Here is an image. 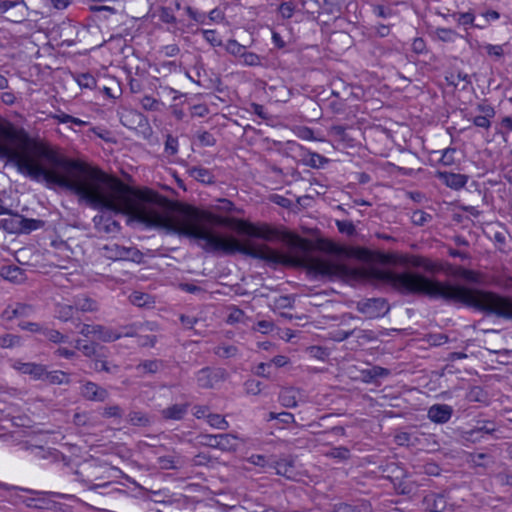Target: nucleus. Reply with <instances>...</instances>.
<instances>
[{
    "label": "nucleus",
    "mask_w": 512,
    "mask_h": 512,
    "mask_svg": "<svg viewBox=\"0 0 512 512\" xmlns=\"http://www.w3.org/2000/svg\"><path fill=\"white\" fill-rule=\"evenodd\" d=\"M80 200L94 209L126 215L128 223L136 221L167 234L185 236L209 253L238 252L271 264L304 265L309 272L323 278H370L389 284L403 295H424L430 299L465 305V286L442 282L414 270L371 268L360 271L329 258L308 257L307 247L299 238L289 241L287 253L252 239L240 242L233 236H225L213 230L212 224L227 225V219L191 206L173 207L158 193L133 189L109 177L97 167L91 166ZM241 232L249 238L265 241H271L277 236V232L268 225L249 224Z\"/></svg>",
    "instance_id": "1"
},
{
    "label": "nucleus",
    "mask_w": 512,
    "mask_h": 512,
    "mask_svg": "<svg viewBox=\"0 0 512 512\" xmlns=\"http://www.w3.org/2000/svg\"><path fill=\"white\" fill-rule=\"evenodd\" d=\"M4 158L32 180L57 185L79 198L91 169L85 162L60 156L49 146L33 140L24 129L0 119V159Z\"/></svg>",
    "instance_id": "2"
},
{
    "label": "nucleus",
    "mask_w": 512,
    "mask_h": 512,
    "mask_svg": "<svg viewBox=\"0 0 512 512\" xmlns=\"http://www.w3.org/2000/svg\"><path fill=\"white\" fill-rule=\"evenodd\" d=\"M104 466L96 460H86L77 465L73 471L75 480L87 487L89 491L97 492L101 495L105 493L103 489L109 488L113 483L105 481L102 471Z\"/></svg>",
    "instance_id": "3"
},
{
    "label": "nucleus",
    "mask_w": 512,
    "mask_h": 512,
    "mask_svg": "<svg viewBox=\"0 0 512 512\" xmlns=\"http://www.w3.org/2000/svg\"><path fill=\"white\" fill-rule=\"evenodd\" d=\"M357 310L370 319L385 316L390 306L384 298H370L359 301L357 303Z\"/></svg>",
    "instance_id": "4"
},
{
    "label": "nucleus",
    "mask_w": 512,
    "mask_h": 512,
    "mask_svg": "<svg viewBox=\"0 0 512 512\" xmlns=\"http://www.w3.org/2000/svg\"><path fill=\"white\" fill-rule=\"evenodd\" d=\"M227 372L222 368H203L197 373V383L204 389L214 388L218 383L224 381Z\"/></svg>",
    "instance_id": "5"
},
{
    "label": "nucleus",
    "mask_w": 512,
    "mask_h": 512,
    "mask_svg": "<svg viewBox=\"0 0 512 512\" xmlns=\"http://www.w3.org/2000/svg\"><path fill=\"white\" fill-rule=\"evenodd\" d=\"M81 395L89 401L103 402L108 398L109 393L94 382H86L81 387Z\"/></svg>",
    "instance_id": "6"
},
{
    "label": "nucleus",
    "mask_w": 512,
    "mask_h": 512,
    "mask_svg": "<svg viewBox=\"0 0 512 512\" xmlns=\"http://www.w3.org/2000/svg\"><path fill=\"white\" fill-rule=\"evenodd\" d=\"M453 414V408L446 404H434L428 410V418L438 424L447 423Z\"/></svg>",
    "instance_id": "7"
},
{
    "label": "nucleus",
    "mask_w": 512,
    "mask_h": 512,
    "mask_svg": "<svg viewBox=\"0 0 512 512\" xmlns=\"http://www.w3.org/2000/svg\"><path fill=\"white\" fill-rule=\"evenodd\" d=\"M436 177L440 181H442L447 187L454 190H459L463 188L468 181L467 175L456 174L446 171H437Z\"/></svg>",
    "instance_id": "8"
},
{
    "label": "nucleus",
    "mask_w": 512,
    "mask_h": 512,
    "mask_svg": "<svg viewBox=\"0 0 512 512\" xmlns=\"http://www.w3.org/2000/svg\"><path fill=\"white\" fill-rule=\"evenodd\" d=\"M104 249L108 252L107 257L113 260H134V257L139 254L135 248H126L117 244L107 245Z\"/></svg>",
    "instance_id": "9"
},
{
    "label": "nucleus",
    "mask_w": 512,
    "mask_h": 512,
    "mask_svg": "<svg viewBox=\"0 0 512 512\" xmlns=\"http://www.w3.org/2000/svg\"><path fill=\"white\" fill-rule=\"evenodd\" d=\"M423 502L430 512H444L447 507V501L443 494L428 493Z\"/></svg>",
    "instance_id": "10"
},
{
    "label": "nucleus",
    "mask_w": 512,
    "mask_h": 512,
    "mask_svg": "<svg viewBox=\"0 0 512 512\" xmlns=\"http://www.w3.org/2000/svg\"><path fill=\"white\" fill-rule=\"evenodd\" d=\"M189 404H174L161 410V416L165 420H182L188 412Z\"/></svg>",
    "instance_id": "11"
},
{
    "label": "nucleus",
    "mask_w": 512,
    "mask_h": 512,
    "mask_svg": "<svg viewBox=\"0 0 512 512\" xmlns=\"http://www.w3.org/2000/svg\"><path fill=\"white\" fill-rule=\"evenodd\" d=\"M94 335L99 341L102 342H113L122 337V334L117 332L116 330L103 326V325H93Z\"/></svg>",
    "instance_id": "12"
},
{
    "label": "nucleus",
    "mask_w": 512,
    "mask_h": 512,
    "mask_svg": "<svg viewBox=\"0 0 512 512\" xmlns=\"http://www.w3.org/2000/svg\"><path fill=\"white\" fill-rule=\"evenodd\" d=\"M300 391L293 387L283 388L279 393V402L286 408H295L298 405Z\"/></svg>",
    "instance_id": "13"
},
{
    "label": "nucleus",
    "mask_w": 512,
    "mask_h": 512,
    "mask_svg": "<svg viewBox=\"0 0 512 512\" xmlns=\"http://www.w3.org/2000/svg\"><path fill=\"white\" fill-rule=\"evenodd\" d=\"M10 218H5L0 221V228H3L8 233L19 234L21 233L22 227L21 223L23 221V216L20 214H13L11 212Z\"/></svg>",
    "instance_id": "14"
},
{
    "label": "nucleus",
    "mask_w": 512,
    "mask_h": 512,
    "mask_svg": "<svg viewBox=\"0 0 512 512\" xmlns=\"http://www.w3.org/2000/svg\"><path fill=\"white\" fill-rule=\"evenodd\" d=\"M390 370L380 366H373L361 371L362 380L366 383L376 382L378 378H385L390 375Z\"/></svg>",
    "instance_id": "15"
},
{
    "label": "nucleus",
    "mask_w": 512,
    "mask_h": 512,
    "mask_svg": "<svg viewBox=\"0 0 512 512\" xmlns=\"http://www.w3.org/2000/svg\"><path fill=\"white\" fill-rule=\"evenodd\" d=\"M188 173L195 180L204 183V184H213L215 183V176L213 173L204 167L193 166L188 168Z\"/></svg>",
    "instance_id": "16"
},
{
    "label": "nucleus",
    "mask_w": 512,
    "mask_h": 512,
    "mask_svg": "<svg viewBox=\"0 0 512 512\" xmlns=\"http://www.w3.org/2000/svg\"><path fill=\"white\" fill-rule=\"evenodd\" d=\"M272 467L275 468L278 475H282L286 478H292L294 476V461L292 459L273 460Z\"/></svg>",
    "instance_id": "17"
},
{
    "label": "nucleus",
    "mask_w": 512,
    "mask_h": 512,
    "mask_svg": "<svg viewBox=\"0 0 512 512\" xmlns=\"http://www.w3.org/2000/svg\"><path fill=\"white\" fill-rule=\"evenodd\" d=\"M238 438L233 434H218L217 449L223 452H233L238 448Z\"/></svg>",
    "instance_id": "18"
},
{
    "label": "nucleus",
    "mask_w": 512,
    "mask_h": 512,
    "mask_svg": "<svg viewBox=\"0 0 512 512\" xmlns=\"http://www.w3.org/2000/svg\"><path fill=\"white\" fill-rule=\"evenodd\" d=\"M96 226L105 233H117L120 231V223L116 220L105 218L104 216H95L93 219Z\"/></svg>",
    "instance_id": "19"
},
{
    "label": "nucleus",
    "mask_w": 512,
    "mask_h": 512,
    "mask_svg": "<svg viewBox=\"0 0 512 512\" xmlns=\"http://www.w3.org/2000/svg\"><path fill=\"white\" fill-rule=\"evenodd\" d=\"M127 421L132 426L148 427L151 425V418L147 413L142 411L132 410L127 415Z\"/></svg>",
    "instance_id": "20"
},
{
    "label": "nucleus",
    "mask_w": 512,
    "mask_h": 512,
    "mask_svg": "<svg viewBox=\"0 0 512 512\" xmlns=\"http://www.w3.org/2000/svg\"><path fill=\"white\" fill-rule=\"evenodd\" d=\"M56 317L64 322H67L69 320L73 321L74 323L77 321L75 320L74 315L76 313L74 304H62L58 303L56 305L55 309Z\"/></svg>",
    "instance_id": "21"
},
{
    "label": "nucleus",
    "mask_w": 512,
    "mask_h": 512,
    "mask_svg": "<svg viewBox=\"0 0 512 512\" xmlns=\"http://www.w3.org/2000/svg\"><path fill=\"white\" fill-rule=\"evenodd\" d=\"M1 275L6 280L14 283H21L25 279L22 269L15 265L4 266Z\"/></svg>",
    "instance_id": "22"
},
{
    "label": "nucleus",
    "mask_w": 512,
    "mask_h": 512,
    "mask_svg": "<svg viewBox=\"0 0 512 512\" xmlns=\"http://www.w3.org/2000/svg\"><path fill=\"white\" fill-rule=\"evenodd\" d=\"M73 304L76 312H94L98 310L97 302L90 297H76Z\"/></svg>",
    "instance_id": "23"
},
{
    "label": "nucleus",
    "mask_w": 512,
    "mask_h": 512,
    "mask_svg": "<svg viewBox=\"0 0 512 512\" xmlns=\"http://www.w3.org/2000/svg\"><path fill=\"white\" fill-rule=\"evenodd\" d=\"M19 370L24 374L32 375L35 379H42L46 374L45 367L36 363H22Z\"/></svg>",
    "instance_id": "24"
},
{
    "label": "nucleus",
    "mask_w": 512,
    "mask_h": 512,
    "mask_svg": "<svg viewBox=\"0 0 512 512\" xmlns=\"http://www.w3.org/2000/svg\"><path fill=\"white\" fill-rule=\"evenodd\" d=\"M163 368L161 360H145L136 366V370L143 374H155Z\"/></svg>",
    "instance_id": "25"
},
{
    "label": "nucleus",
    "mask_w": 512,
    "mask_h": 512,
    "mask_svg": "<svg viewBox=\"0 0 512 512\" xmlns=\"http://www.w3.org/2000/svg\"><path fill=\"white\" fill-rule=\"evenodd\" d=\"M75 348L83 353L84 356L92 358L97 354L98 344L87 342L81 339L75 341Z\"/></svg>",
    "instance_id": "26"
},
{
    "label": "nucleus",
    "mask_w": 512,
    "mask_h": 512,
    "mask_svg": "<svg viewBox=\"0 0 512 512\" xmlns=\"http://www.w3.org/2000/svg\"><path fill=\"white\" fill-rule=\"evenodd\" d=\"M94 369L98 372L104 371L109 374H116L119 372L118 365L100 359H96L94 361Z\"/></svg>",
    "instance_id": "27"
},
{
    "label": "nucleus",
    "mask_w": 512,
    "mask_h": 512,
    "mask_svg": "<svg viewBox=\"0 0 512 512\" xmlns=\"http://www.w3.org/2000/svg\"><path fill=\"white\" fill-rule=\"evenodd\" d=\"M44 378L51 384H68L69 377L62 371L47 372L44 374Z\"/></svg>",
    "instance_id": "28"
},
{
    "label": "nucleus",
    "mask_w": 512,
    "mask_h": 512,
    "mask_svg": "<svg viewBox=\"0 0 512 512\" xmlns=\"http://www.w3.org/2000/svg\"><path fill=\"white\" fill-rule=\"evenodd\" d=\"M21 226H23L21 233H30L34 230L42 228L44 226V221L39 219H29L23 216Z\"/></svg>",
    "instance_id": "29"
},
{
    "label": "nucleus",
    "mask_w": 512,
    "mask_h": 512,
    "mask_svg": "<svg viewBox=\"0 0 512 512\" xmlns=\"http://www.w3.org/2000/svg\"><path fill=\"white\" fill-rule=\"evenodd\" d=\"M75 79L81 88L93 89L97 84L96 79L89 73L78 74Z\"/></svg>",
    "instance_id": "30"
},
{
    "label": "nucleus",
    "mask_w": 512,
    "mask_h": 512,
    "mask_svg": "<svg viewBox=\"0 0 512 512\" xmlns=\"http://www.w3.org/2000/svg\"><path fill=\"white\" fill-rule=\"evenodd\" d=\"M214 353L221 358L235 357L238 354V348L234 345H220L215 347Z\"/></svg>",
    "instance_id": "31"
},
{
    "label": "nucleus",
    "mask_w": 512,
    "mask_h": 512,
    "mask_svg": "<svg viewBox=\"0 0 512 512\" xmlns=\"http://www.w3.org/2000/svg\"><path fill=\"white\" fill-rule=\"evenodd\" d=\"M328 161L329 159L325 158L324 156L315 152H311L309 153V158L304 160V164L312 168H320L324 164L328 163Z\"/></svg>",
    "instance_id": "32"
},
{
    "label": "nucleus",
    "mask_w": 512,
    "mask_h": 512,
    "mask_svg": "<svg viewBox=\"0 0 512 512\" xmlns=\"http://www.w3.org/2000/svg\"><path fill=\"white\" fill-rule=\"evenodd\" d=\"M207 422L210 426L221 430H226L229 427V424L225 418L219 414L210 413L207 415Z\"/></svg>",
    "instance_id": "33"
},
{
    "label": "nucleus",
    "mask_w": 512,
    "mask_h": 512,
    "mask_svg": "<svg viewBox=\"0 0 512 512\" xmlns=\"http://www.w3.org/2000/svg\"><path fill=\"white\" fill-rule=\"evenodd\" d=\"M432 220V215L422 210H416L411 215V221L417 226H424Z\"/></svg>",
    "instance_id": "34"
},
{
    "label": "nucleus",
    "mask_w": 512,
    "mask_h": 512,
    "mask_svg": "<svg viewBox=\"0 0 512 512\" xmlns=\"http://www.w3.org/2000/svg\"><path fill=\"white\" fill-rule=\"evenodd\" d=\"M435 34L443 42H453L457 37V33L450 28H437Z\"/></svg>",
    "instance_id": "35"
},
{
    "label": "nucleus",
    "mask_w": 512,
    "mask_h": 512,
    "mask_svg": "<svg viewBox=\"0 0 512 512\" xmlns=\"http://www.w3.org/2000/svg\"><path fill=\"white\" fill-rule=\"evenodd\" d=\"M42 334L53 343L65 342L67 337L60 333L58 330L43 328Z\"/></svg>",
    "instance_id": "36"
},
{
    "label": "nucleus",
    "mask_w": 512,
    "mask_h": 512,
    "mask_svg": "<svg viewBox=\"0 0 512 512\" xmlns=\"http://www.w3.org/2000/svg\"><path fill=\"white\" fill-rule=\"evenodd\" d=\"M296 9V5L293 1L282 2L279 5L278 11L283 19H290Z\"/></svg>",
    "instance_id": "37"
},
{
    "label": "nucleus",
    "mask_w": 512,
    "mask_h": 512,
    "mask_svg": "<svg viewBox=\"0 0 512 512\" xmlns=\"http://www.w3.org/2000/svg\"><path fill=\"white\" fill-rule=\"evenodd\" d=\"M177 458L174 455H166V456H160L157 458V463L162 469H175L176 468V462Z\"/></svg>",
    "instance_id": "38"
},
{
    "label": "nucleus",
    "mask_w": 512,
    "mask_h": 512,
    "mask_svg": "<svg viewBox=\"0 0 512 512\" xmlns=\"http://www.w3.org/2000/svg\"><path fill=\"white\" fill-rule=\"evenodd\" d=\"M245 391L249 395H258L262 391V383L256 379H248L244 383Z\"/></svg>",
    "instance_id": "39"
},
{
    "label": "nucleus",
    "mask_w": 512,
    "mask_h": 512,
    "mask_svg": "<svg viewBox=\"0 0 512 512\" xmlns=\"http://www.w3.org/2000/svg\"><path fill=\"white\" fill-rule=\"evenodd\" d=\"M241 58L243 59V63L247 66H260L262 64V58L253 52L244 51Z\"/></svg>",
    "instance_id": "40"
},
{
    "label": "nucleus",
    "mask_w": 512,
    "mask_h": 512,
    "mask_svg": "<svg viewBox=\"0 0 512 512\" xmlns=\"http://www.w3.org/2000/svg\"><path fill=\"white\" fill-rule=\"evenodd\" d=\"M225 48L228 53L239 57H241L245 51V47L233 39L228 40Z\"/></svg>",
    "instance_id": "41"
},
{
    "label": "nucleus",
    "mask_w": 512,
    "mask_h": 512,
    "mask_svg": "<svg viewBox=\"0 0 512 512\" xmlns=\"http://www.w3.org/2000/svg\"><path fill=\"white\" fill-rule=\"evenodd\" d=\"M32 312V307L26 304L18 303L14 309H12L11 314L8 315V318L11 319L13 317H23L28 316Z\"/></svg>",
    "instance_id": "42"
},
{
    "label": "nucleus",
    "mask_w": 512,
    "mask_h": 512,
    "mask_svg": "<svg viewBox=\"0 0 512 512\" xmlns=\"http://www.w3.org/2000/svg\"><path fill=\"white\" fill-rule=\"evenodd\" d=\"M485 397V393L479 386H474L467 393L466 398L469 402H481Z\"/></svg>",
    "instance_id": "43"
},
{
    "label": "nucleus",
    "mask_w": 512,
    "mask_h": 512,
    "mask_svg": "<svg viewBox=\"0 0 512 512\" xmlns=\"http://www.w3.org/2000/svg\"><path fill=\"white\" fill-rule=\"evenodd\" d=\"M452 16L454 20L460 25H473L475 19L474 14L471 12L455 13Z\"/></svg>",
    "instance_id": "44"
},
{
    "label": "nucleus",
    "mask_w": 512,
    "mask_h": 512,
    "mask_svg": "<svg viewBox=\"0 0 512 512\" xmlns=\"http://www.w3.org/2000/svg\"><path fill=\"white\" fill-rule=\"evenodd\" d=\"M496 430L494 423L486 422L482 426H477L474 429L470 430L468 434L470 436H474L479 433L492 434Z\"/></svg>",
    "instance_id": "45"
},
{
    "label": "nucleus",
    "mask_w": 512,
    "mask_h": 512,
    "mask_svg": "<svg viewBox=\"0 0 512 512\" xmlns=\"http://www.w3.org/2000/svg\"><path fill=\"white\" fill-rule=\"evenodd\" d=\"M248 461L253 464V465H256V466H260V467H272V461H270L269 458H267L266 456L264 455H251L249 458H248Z\"/></svg>",
    "instance_id": "46"
},
{
    "label": "nucleus",
    "mask_w": 512,
    "mask_h": 512,
    "mask_svg": "<svg viewBox=\"0 0 512 512\" xmlns=\"http://www.w3.org/2000/svg\"><path fill=\"white\" fill-rule=\"evenodd\" d=\"M102 415L106 418H121L123 410L118 405H111L104 408Z\"/></svg>",
    "instance_id": "47"
},
{
    "label": "nucleus",
    "mask_w": 512,
    "mask_h": 512,
    "mask_svg": "<svg viewBox=\"0 0 512 512\" xmlns=\"http://www.w3.org/2000/svg\"><path fill=\"white\" fill-rule=\"evenodd\" d=\"M456 150L454 148H447L443 151L442 153V157L440 158V162L444 165V166H450L452 164H454L455 162V159H454V154H455Z\"/></svg>",
    "instance_id": "48"
},
{
    "label": "nucleus",
    "mask_w": 512,
    "mask_h": 512,
    "mask_svg": "<svg viewBox=\"0 0 512 512\" xmlns=\"http://www.w3.org/2000/svg\"><path fill=\"white\" fill-rule=\"evenodd\" d=\"M19 343V337L11 334H6L0 337V346L3 348H10Z\"/></svg>",
    "instance_id": "49"
},
{
    "label": "nucleus",
    "mask_w": 512,
    "mask_h": 512,
    "mask_svg": "<svg viewBox=\"0 0 512 512\" xmlns=\"http://www.w3.org/2000/svg\"><path fill=\"white\" fill-rule=\"evenodd\" d=\"M199 438L202 445L217 449L218 435L201 434Z\"/></svg>",
    "instance_id": "50"
},
{
    "label": "nucleus",
    "mask_w": 512,
    "mask_h": 512,
    "mask_svg": "<svg viewBox=\"0 0 512 512\" xmlns=\"http://www.w3.org/2000/svg\"><path fill=\"white\" fill-rule=\"evenodd\" d=\"M484 49L489 56L501 58L504 55L503 46L501 45L487 44L484 46Z\"/></svg>",
    "instance_id": "51"
},
{
    "label": "nucleus",
    "mask_w": 512,
    "mask_h": 512,
    "mask_svg": "<svg viewBox=\"0 0 512 512\" xmlns=\"http://www.w3.org/2000/svg\"><path fill=\"white\" fill-rule=\"evenodd\" d=\"M204 39L209 42L212 46H221L222 41L217 38L215 30H203L202 32Z\"/></svg>",
    "instance_id": "52"
},
{
    "label": "nucleus",
    "mask_w": 512,
    "mask_h": 512,
    "mask_svg": "<svg viewBox=\"0 0 512 512\" xmlns=\"http://www.w3.org/2000/svg\"><path fill=\"white\" fill-rule=\"evenodd\" d=\"M493 117H488V116H484V115H477L473 118V124L477 127H480V128H484V129H489L490 126H491V119Z\"/></svg>",
    "instance_id": "53"
},
{
    "label": "nucleus",
    "mask_w": 512,
    "mask_h": 512,
    "mask_svg": "<svg viewBox=\"0 0 512 512\" xmlns=\"http://www.w3.org/2000/svg\"><path fill=\"white\" fill-rule=\"evenodd\" d=\"M476 109L480 113V115L494 117L496 114L495 109L491 105L486 103L478 104Z\"/></svg>",
    "instance_id": "54"
},
{
    "label": "nucleus",
    "mask_w": 512,
    "mask_h": 512,
    "mask_svg": "<svg viewBox=\"0 0 512 512\" xmlns=\"http://www.w3.org/2000/svg\"><path fill=\"white\" fill-rule=\"evenodd\" d=\"M198 139H199L200 143L204 146H213L216 143L214 136L207 131L202 132L198 136Z\"/></svg>",
    "instance_id": "55"
},
{
    "label": "nucleus",
    "mask_w": 512,
    "mask_h": 512,
    "mask_svg": "<svg viewBox=\"0 0 512 512\" xmlns=\"http://www.w3.org/2000/svg\"><path fill=\"white\" fill-rule=\"evenodd\" d=\"M271 363H260L257 366L256 374L261 377L270 378L271 376Z\"/></svg>",
    "instance_id": "56"
},
{
    "label": "nucleus",
    "mask_w": 512,
    "mask_h": 512,
    "mask_svg": "<svg viewBox=\"0 0 512 512\" xmlns=\"http://www.w3.org/2000/svg\"><path fill=\"white\" fill-rule=\"evenodd\" d=\"M179 287L181 290H183L187 293H191V294H197V293L203 292V289L200 286H197L192 283H181Z\"/></svg>",
    "instance_id": "57"
},
{
    "label": "nucleus",
    "mask_w": 512,
    "mask_h": 512,
    "mask_svg": "<svg viewBox=\"0 0 512 512\" xmlns=\"http://www.w3.org/2000/svg\"><path fill=\"white\" fill-rule=\"evenodd\" d=\"M20 328L23 330H28L31 332H40L42 333L43 328L40 327L38 323L35 322H21L19 324Z\"/></svg>",
    "instance_id": "58"
},
{
    "label": "nucleus",
    "mask_w": 512,
    "mask_h": 512,
    "mask_svg": "<svg viewBox=\"0 0 512 512\" xmlns=\"http://www.w3.org/2000/svg\"><path fill=\"white\" fill-rule=\"evenodd\" d=\"M160 19L164 23H169V24H173L176 22L175 16L167 8L162 9L161 14H160Z\"/></svg>",
    "instance_id": "59"
},
{
    "label": "nucleus",
    "mask_w": 512,
    "mask_h": 512,
    "mask_svg": "<svg viewBox=\"0 0 512 512\" xmlns=\"http://www.w3.org/2000/svg\"><path fill=\"white\" fill-rule=\"evenodd\" d=\"M177 145L178 142L176 138H173L172 136L167 137L165 143L166 151H168L170 154H175L177 152Z\"/></svg>",
    "instance_id": "60"
},
{
    "label": "nucleus",
    "mask_w": 512,
    "mask_h": 512,
    "mask_svg": "<svg viewBox=\"0 0 512 512\" xmlns=\"http://www.w3.org/2000/svg\"><path fill=\"white\" fill-rule=\"evenodd\" d=\"M193 410V415L198 419L207 418V415L210 414L208 413L209 409L207 406L197 405Z\"/></svg>",
    "instance_id": "61"
},
{
    "label": "nucleus",
    "mask_w": 512,
    "mask_h": 512,
    "mask_svg": "<svg viewBox=\"0 0 512 512\" xmlns=\"http://www.w3.org/2000/svg\"><path fill=\"white\" fill-rule=\"evenodd\" d=\"M244 317V312L240 309L235 308L228 316V322L236 323L240 322Z\"/></svg>",
    "instance_id": "62"
},
{
    "label": "nucleus",
    "mask_w": 512,
    "mask_h": 512,
    "mask_svg": "<svg viewBox=\"0 0 512 512\" xmlns=\"http://www.w3.org/2000/svg\"><path fill=\"white\" fill-rule=\"evenodd\" d=\"M277 419L284 423V424H290L295 422L294 415L290 412H281L277 414Z\"/></svg>",
    "instance_id": "63"
},
{
    "label": "nucleus",
    "mask_w": 512,
    "mask_h": 512,
    "mask_svg": "<svg viewBox=\"0 0 512 512\" xmlns=\"http://www.w3.org/2000/svg\"><path fill=\"white\" fill-rule=\"evenodd\" d=\"M330 132L339 137L341 140H344L346 137V128L341 125H334L331 127Z\"/></svg>",
    "instance_id": "64"
}]
</instances>
